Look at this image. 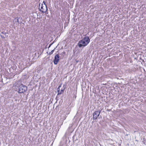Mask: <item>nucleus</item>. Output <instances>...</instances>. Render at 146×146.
Instances as JSON below:
<instances>
[{
  "label": "nucleus",
  "mask_w": 146,
  "mask_h": 146,
  "mask_svg": "<svg viewBox=\"0 0 146 146\" xmlns=\"http://www.w3.org/2000/svg\"><path fill=\"white\" fill-rule=\"evenodd\" d=\"M27 90V87L21 84L19 86L18 92L20 93H23L26 92Z\"/></svg>",
  "instance_id": "f03ea898"
},
{
  "label": "nucleus",
  "mask_w": 146,
  "mask_h": 146,
  "mask_svg": "<svg viewBox=\"0 0 146 146\" xmlns=\"http://www.w3.org/2000/svg\"><path fill=\"white\" fill-rule=\"evenodd\" d=\"M54 51V49L52 50L51 51V52L49 53V54H50V55L52 54L53 53V52Z\"/></svg>",
  "instance_id": "0eeeda50"
},
{
  "label": "nucleus",
  "mask_w": 146,
  "mask_h": 146,
  "mask_svg": "<svg viewBox=\"0 0 146 146\" xmlns=\"http://www.w3.org/2000/svg\"><path fill=\"white\" fill-rule=\"evenodd\" d=\"M90 42V39L88 36H86L82 40L79 41L78 45L79 47L85 46H86Z\"/></svg>",
  "instance_id": "f257e3e1"
},
{
  "label": "nucleus",
  "mask_w": 146,
  "mask_h": 146,
  "mask_svg": "<svg viewBox=\"0 0 146 146\" xmlns=\"http://www.w3.org/2000/svg\"><path fill=\"white\" fill-rule=\"evenodd\" d=\"M61 85L59 86L57 88V90L58 92V95L61 94V92H60V88L61 87Z\"/></svg>",
  "instance_id": "423d86ee"
},
{
  "label": "nucleus",
  "mask_w": 146,
  "mask_h": 146,
  "mask_svg": "<svg viewBox=\"0 0 146 146\" xmlns=\"http://www.w3.org/2000/svg\"><path fill=\"white\" fill-rule=\"evenodd\" d=\"M17 22H18V23H19V19H17Z\"/></svg>",
  "instance_id": "1a4fd4ad"
},
{
  "label": "nucleus",
  "mask_w": 146,
  "mask_h": 146,
  "mask_svg": "<svg viewBox=\"0 0 146 146\" xmlns=\"http://www.w3.org/2000/svg\"><path fill=\"white\" fill-rule=\"evenodd\" d=\"M43 3H44L43 4H42L40 8L41 9H40V10L42 12V13H45L48 9L46 5L45 4V2H43Z\"/></svg>",
  "instance_id": "7ed1b4c3"
},
{
  "label": "nucleus",
  "mask_w": 146,
  "mask_h": 146,
  "mask_svg": "<svg viewBox=\"0 0 146 146\" xmlns=\"http://www.w3.org/2000/svg\"><path fill=\"white\" fill-rule=\"evenodd\" d=\"M64 90H61V91H60V92H61V94L63 93L64 92Z\"/></svg>",
  "instance_id": "6e6552de"
},
{
  "label": "nucleus",
  "mask_w": 146,
  "mask_h": 146,
  "mask_svg": "<svg viewBox=\"0 0 146 146\" xmlns=\"http://www.w3.org/2000/svg\"><path fill=\"white\" fill-rule=\"evenodd\" d=\"M59 60V56L58 54H56L55 57L54 58V63L55 64H57Z\"/></svg>",
  "instance_id": "20e7f679"
},
{
  "label": "nucleus",
  "mask_w": 146,
  "mask_h": 146,
  "mask_svg": "<svg viewBox=\"0 0 146 146\" xmlns=\"http://www.w3.org/2000/svg\"><path fill=\"white\" fill-rule=\"evenodd\" d=\"M100 111H96L93 114V117L94 119H96L100 115Z\"/></svg>",
  "instance_id": "39448f33"
}]
</instances>
